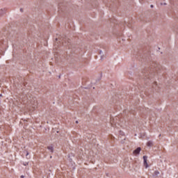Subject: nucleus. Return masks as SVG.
<instances>
[{
	"instance_id": "f257e3e1",
	"label": "nucleus",
	"mask_w": 178,
	"mask_h": 178,
	"mask_svg": "<svg viewBox=\"0 0 178 178\" xmlns=\"http://www.w3.org/2000/svg\"><path fill=\"white\" fill-rule=\"evenodd\" d=\"M118 117H115V118H111L110 120V123L111 124V126H113V127H116V123H118Z\"/></svg>"
},
{
	"instance_id": "f03ea898",
	"label": "nucleus",
	"mask_w": 178,
	"mask_h": 178,
	"mask_svg": "<svg viewBox=\"0 0 178 178\" xmlns=\"http://www.w3.org/2000/svg\"><path fill=\"white\" fill-rule=\"evenodd\" d=\"M141 151V147H138L136 149H135L133 152L134 155H138Z\"/></svg>"
},
{
	"instance_id": "7ed1b4c3",
	"label": "nucleus",
	"mask_w": 178,
	"mask_h": 178,
	"mask_svg": "<svg viewBox=\"0 0 178 178\" xmlns=\"http://www.w3.org/2000/svg\"><path fill=\"white\" fill-rule=\"evenodd\" d=\"M147 156H143V161H144V166L147 168H148V163L147 162Z\"/></svg>"
},
{
	"instance_id": "20e7f679",
	"label": "nucleus",
	"mask_w": 178,
	"mask_h": 178,
	"mask_svg": "<svg viewBox=\"0 0 178 178\" xmlns=\"http://www.w3.org/2000/svg\"><path fill=\"white\" fill-rule=\"evenodd\" d=\"M47 149L50 151V152H54V147L53 146H48Z\"/></svg>"
},
{
	"instance_id": "39448f33",
	"label": "nucleus",
	"mask_w": 178,
	"mask_h": 178,
	"mask_svg": "<svg viewBox=\"0 0 178 178\" xmlns=\"http://www.w3.org/2000/svg\"><path fill=\"white\" fill-rule=\"evenodd\" d=\"M147 147H152V141H149L147 143Z\"/></svg>"
},
{
	"instance_id": "423d86ee",
	"label": "nucleus",
	"mask_w": 178,
	"mask_h": 178,
	"mask_svg": "<svg viewBox=\"0 0 178 178\" xmlns=\"http://www.w3.org/2000/svg\"><path fill=\"white\" fill-rule=\"evenodd\" d=\"M3 13H5V10H0V16H2V15H3Z\"/></svg>"
},
{
	"instance_id": "0eeeda50",
	"label": "nucleus",
	"mask_w": 178,
	"mask_h": 178,
	"mask_svg": "<svg viewBox=\"0 0 178 178\" xmlns=\"http://www.w3.org/2000/svg\"><path fill=\"white\" fill-rule=\"evenodd\" d=\"M158 175H159V171H155V172H154V176H158Z\"/></svg>"
},
{
	"instance_id": "6e6552de",
	"label": "nucleus",
	"mask_w": 178,
	"mask_h": 178,
	"mask_svg": "<svg viewBox=\"0 0 178 178\" xmlns=\"http://www.w3.org/2000/svg\"><path fill=\"white\" fill-rule=\"evenodd\" d=\"M20 11H21V12H23V9L21 8V9H20Z\"/></svg>"
},
{
	"instance_id": "1a4fd4ad",
	"label": "nucleus",
	"mask_w": 178,
	"mask_h": 178,
	"mask_svg": "<svg viewBox=\"0 0 178 178\" xmlns=\"http://www.w3.org/2000/svg\"><path fill=\"white\" fill-rule=\"evenodd\" d=\"M27 155H29V152H26V156H27Z\"/></svg>"
},
{
	"instance_id": "9d476101",
	"label": "nucleus",
	"mask_w": 178,
	"mask_h": 178,
	"mask_svg": "<svg viewBox=\"0 0 178 178\" xmlns=\"http://www.w3.org/2000/svg\"><path fill=\"white\" fill-rule=\"evenodd\" d=\"M151 8H154V6H153V5H152V6H151Z\"/></svg>"
},
{
	"instance_id": "9b49d317",
	"label": "nucleus",
	"mask_w": 178,
	"mask_h": 178,
	"mask_svg": "<svg viewBox=\"0 0 178 178\" xmlns=\"http://www.w3.org/2000/svg\"><path fill=\"white\" fill-rule=\"evenodd\" d=\"M21 177H22V178H23V177H23V176H21Z\"/></svg>"
}]
</instances>
